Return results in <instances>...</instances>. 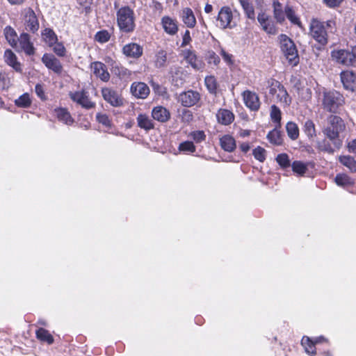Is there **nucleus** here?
Instances as JSON below:
<instances>
[{"label":"nucleus","mask_w":356,"mask_h":356,"mask_svg":"<svg viewBox=\"0 0 356 356\" xmlns=\"http://www.w3.org/2000/svg\"><path fill=\"white\" fill-rule=\"evenodd\" d=\"M337 31L336 22L333 19L321 22L312 19L309 25L312 38L321 47H325L331 35Z\"/></svg>","instance_id":"f257e3e1"},{"label":"nucleus","mask_w":356,"mask_h":356,"mask_svg":"<svg viewBox=\"0 0 356 356\" xmlns=\"http://www.w3.org/2000/svg\"><path fill=\"white\" fill-rule=\"evenodd\" d=\"M346 129L344 120L339 116L330 115L327 117V124L323 128L322 132L325 137L332 141L337 149H339L343 145V138L340 134Z\"/></svg>","instance_id":"f03ea898"},{"label":"nucleus","mask_w":356,"mask_h":356,"mask_svg":"<svg viewBox=\"0 0 356 356\" xmlns=\"http://www.w3.org/2000/svg\"><path fill=\"white\" fill-rule=\"evenodd\" d=\"M345 103L342 94L336 90H324L323 92L322 105L323 108L332 113H337L340 107Z\"/></svg>","instance_id":"7ed1b4c3"},{"label":"nucleus","mask_w":356,"mask_h":356,"mask_svg":"<svg viewBox=\"0 0 356 356\" xmlns=\"http://www.w3.org/2000/svg\"><path fill=\"white\" fill-rule=\"evenodd\" d=\"M117 22L120 31L131 33L135 29L134 12L129 6L120 8L117 12Z\"/></svg>","instance_id":"20e7f679"},{"label":"nucleus","mask_w":356,"mask_h":356,"mask_svg":"<svg viewBox=\"0 0 356 356\" xmlns=\"http://www.w3.org/2000/svg\"><path fill=\"white\" fill-rule=\"evenodd\" d=\"M279 38L280 48L283 54L291 65L293 66L297 65L299 63V56L295 43L284 34L280 35Z\"/></svg>","instance_id":"39448f33"},{"label":"nucleus","mask_w":356,"mask_h":356,"mask_svg":"<svg viewBox=\"0 0 356 356\" xmlns=\"http://www.w3.org/2000/svg\"><path fill=\"white\" fill-rule=\"evenodd\" d=\"M261 89L269 88V92L272 95H276V98L281 102L288 103L289 95L284 87L274 79H265L261 84Z\"/></svg>","instance_id":"423d86ee"},{"label":"nucleus","mask_w":356,"mask_h":356,"mask_svg":"<svg viewBox=\"0 0 356 356\" xmlns=\"http://www.w3.org/2000/svg\"><path fill=\"white\" fill-rule=\"evenodd\" d=\"M70 99L80 105L85 109H91L95 107V102L91 101L89 97L88 92L84 90H81L76 92H70L69 93Z\"/></svg>","instance_id":"0eeeda50"},{"label":"nucleus","mask_w":356,"mask_h":356,"mask_svg":"<svg viewBox=\"0 0 356 356\" xmlns=\"http://www.w3.org/2000/svg\"><path fill=\"white\" fill-rule=\"evenodd\" d=\"M23 22L26 31L33 33L38 31L39 22L32 8H26L23 10Z\"/></svg>","instance_id":"6e6552de"},{"label":"nucleus","mask_w":356,"mask_h":356,"mask_svg":"<svg viewBox=\"0 0 356 356\" xmlns=\"http://www.w3.org/2000/svg\"><path fill=\"white\" fill-rule=\"evenodd\" d=\"M232 18L233 14L230 8L228 6H223L218 12V15L216 18L217 26L222 29L232 28L235 26L234 24H232Z\"/></svg>","instance_id":"1a4fd4ad"},{"label":"nucleus","mask_w":356,"mask_h":356,"mask_svg":"<svg viewBox=\"0 0 356 356\" xmlns=\"http://www.w3.org/2000/svg\"><path fill=\"white\" fill-rule=\"evenodd\" d=\"M102 95L104 99L111 106L119 107L123 105V99L115 90L110 88H103Z\"/></svg>","instance_id":"9d476101"},{"label":"nucleus","mask_w":356,"mask_h":356,"mask_svg":"<svg viewBox=\"0 0 356 356\" xmlns=\"http://www.w3.org/2000/svg\"><path fill=\"white\" fill-rule=\"evenodd\" d=\"M340 78L343 88L351 92H356V72L350 70L343 71Z\"/></svg>","instance_id":"9b49d317"},{"label":"nucleus","mask_w":356,"mask_h":356,"mask_svg":"<svg viewBox=\"0 0 356 356\" xmlns=\"http://www.w3.org/2000/svg\"><path fill=\"white\" fill-rule=\"evenodd\" d=\"M200 99V95L194 90H188L181 92L179 96V101L185 107H191L196 104Z\"/></svg>","instance_id":"f8f14e48"},{"label":"nucleus","mask_w":356,"mask_h":356,"mask_svg":"<svg viewBox=\"0 0 356 356\" xmlns=\"http://www.w3.org/2000/svg\"><path fill=\"white\" fill-rule=\"evenodd\" d=\"M332 56L337 63L346 66L353 65L355 60V55L345 49L332 51Z\"/></svg>","instance_id":"ddd939ff"},{"label":"nucleus","mask_w":356,"mask_h":356,"mask_svg":"<svg viewBox=\"0 0 356 356\" xmlns=\"http://www.w3.org/2000/svg\"><path fill=\"white\" fill-rule=\"evenodd\" d=\"M243 97L245 106L252 111H257L259 109L261 102L257 93L245 90L243 92Z\"/></svg>","instance_id":"4468645a"},{"label":"nucleus","mask_w":356,"mask_h":356,"mask_svg":"<svg viewBox=\"0 0 356 356\" xmlns=\"http://www.w3.org/2000/svg\"><path fill=\"white\" fill-rule=\"evenodd\" d=\"M42 62L49 70L56 74H60L63 70V66L60 60L54 55L44 54L42 58Z\"/></svg>","instance_id":"2eb2a0df"},{"label":"nucleus","mask_w":356,"mask_h":356,"mask_svg":"<svg viewBox=\"0 0 356 356\" xmlns=\"http://www.w3.org/2000/svg\"><path fill=\"white\" fill-rule=\"evenodd\" d=\"M19 47L29 56L35 54L33 44L31 42V36L27 33H22L17 40Z\"/></svg>","instance_id":"dca6fc26"},{"label":"nucleus","mask_w":356,"mask_h":356,"mask_svg":"<svg viewBox=\"0 0 356 356\" xmlns=\"http://www.w3.org/2000/svg\"><path fill=\"white\" fill-rule=\"evenodd\" d=\"M91 69L94 74L102 81L107 82L110 79V74L107 70L105 64L102 62L95 61L91 63Z\"/></svg>","instance_id":"f3484780"},{"label":"nucleus","mask_w":356,"mask_h":356,"mask_svg":"<svg viewBox=\"0 0 356 356\" xmlns=\"http://www.w3.org/2000/svg\"><path fill=\"white\" fill-rule=\"evenodd\" d=\"M131 94L138 99H145L149 94V88L143 82H134L131 86Z\"/></svg>","instance_id":"a211bd4d"},{"label":"nucleus","mask_w":356,"mask_h":356,"mask_svg":"<svg viewBox=\"0 0 356 356\" xmlns=\"http://www.w3.org/2000/svg\"><path fill=\"white\" fill-rule=\"evenodd\" d=\"M184 55L186 62L195 70H200L204 68V63L201 59L197 58L193 51L186 50Z\"/></svg>","instance_id":"6ab92c4d"},{"label":"nucleus","mask_w":356,"mask_h":356,"mask_svg":"<svg viewBox=\"0 0 356 356\" xmlns=\"http://www.w3.org/2000/svg\"><path fill=\"white\" fill-rule=\"evenodd\" d=\"M161 24L165 32L170 35H175L178 31L177 21L169 16L162 17Z\"/></svg>","instance_id":"aec40b11"},{"label":"nucleus","mask_w":356,"mask_h":356,"mask_svg":"<svg viewBox=\"0 0 356 356\" xmlns=\"http://www.w3.org/2000/svg\"><path fill=\"white\" fill-rule=\"evenodd\" d=\"M122 52L127 57L138 58L143 54V47L136 43H129L124 46Z\"/></svg>","instance_id":"412c9836"},{"label":"nucleus","mask_w":356,"mask_h":356,"mask_svg":"<svg viewBox=\"0 0 356 356\" xmlns=\"http://www.w3.org/2000/svg\"><path fill=\"white\" fill-rule=\"evenodd\" d=\"M316 148L318 152H325L328 154H334L337 149L332 145V141L326 137L316 141Z\"/></svg>","instance_id":"4be33fe9"},{"label":"nucleus","mask_w":356,"mask_h":356,"mask_svg":"<svg viewBox=\"0 0 356 356\" xmlns=\"http://www.w3.org/2000/svg\"><path fill=\"white\" fill-rule=\"evenodd\" d=\"M152 116L154 120L160 122H165L170 119V113L167 108L159 106L153 108L152 111Z\"/></svg>","instance_id":"5701e85b"},{"label":"nucleus","mask_w":356,"mask_h":356,"mask_svg":"<svg viewBox=\"0 0 356 356\" xmlns=\"http://www.w3.org/2000/svg\"><path fill=\"white\" fill-rule=\"evenodd\" d=\"M181 18L187 27H195L196 19L193 10L190 8H185L181 10Z\"/></svg>","instance_id":"b1692460"},{"label":"nucleus","mask_w":356,"mask_h":356,"mask_svg":"<svg viewBox=\"0 0 356 356\" xmlns=\"http://www.w3.org/2000/svg\"><path fill=\"white\" fill-rule=\"evenodd\" d=\"M216 118L219 123L228 125L234 121V115L227 109H220L216 114Z\"/></svg>","instance_id":"393cba45"},{"label":"nucleus","mask_w":356,"mask_h":356,"mask_svg":"<svg viewBox=\"0 0 356 356\" xmlns=\"http://www.w3.org/2000/svg\"><path fill=\"white\" fill-rule=\"evenodd\" d=\"M54 113L58 120L67 125H70L74 122L70 112L64 108H58L54 110Z\"/></svg>","instance_id":"a878e982"},{"label":"nucleus","mask_w":356,"mask_h":356,"mask_svg":"<svg viewBox=\"0 0 356 356\" xmlns=\"http://www.w3.org/2000/svg\"><path fill=\"white\" fill-rule=\"evenodd\" d=\"M3 34L9 44L13 48H17L18 37L16 31L10 26H7L3 30Z\"/></svg>","instance_id":"bb28decb"},{"label":"nucleus","mask_w":356,"mask_h":356,"mask_svg":"<svg viewBox=\"0 0 356 356\" xmlns=\"http://www.w3.org/2000/svg\"><path fill=\"white\" fill-rule=\"evenodd\" d=\"M221 147L227 152H232L236 148L235 140L229 135H225L220 139Z\"/></svg>","instance_id":"cd10ccee"},{"label":"nucleus","mask_w":356,"mask_h":356,"mask_svg":"<svg viewBox=\"0 0 356 356\" xmlns=\"http://www.w3.org/2000/svg\"><path fill=\"white\" fill-rule=\"evenodd\" d=\"M4 59L6 63L13 67L16 71H20L21 67L17 62L16 55L10 49H7L4 53Z\"/></svg>","instance_id":"c85d7f7f"},{"label":"nucleus","mask_w":356,"mask_h":356,"mask_svg":"<svg viewBox=\"0 0 356 356\" xmlns=\"http://www.w3.org/2000/svg\"><path fill=\"white\" fill-rule=\"evenodd\" d=\"M138 126L146 131L154 129V123L149 117L145 114H139L137 117Z\"/></svg>","instance_id":"c756f323"},{"label":"nucleus","mask_w":356,"mask_h":356,"mask_svg":"<svg viewBox=\"0 0 356 356\" xmlns=\"http://www.w3.org/2000/svg\"><path fill=\"white\" fill-rule=\"evenodd\" d=\"M44 42L49 46L52 47L56 43L58 38L55 32L49 28L45 29L42 33Z\"/></svg>","instance_id":"7c9ffc66"},{"label":"nucleus","mask_w":356,"mask_h":356,"mask_svg":"<svg viewBox=\"0 0 356 356\" xmlns=\"http://www.w3.org/2000/svg\"><path fill=\"white\" fill-rule=\"evenodd\" d=\"M36 337L43 342L51 344L54 342V338L49 332L44 328H39L35 332Z\"/></svg>","instance_id":"2f4dec72"},{"label":"nucleus","mask_w":356,"mask_h":356,"mask_svg":"<svg viewBox=\"0 0 356 356\" xmlns=\"http://www.w3.org/2000/svg\"><path fill=\"white\" fill-rule=\"evenodd\" d=\"M339 162L347 167L352 172H356V161L350 156H340Z\"/></svg>","instance_id":"473e14b6"},{"label":"nucleus","mask_w":356,"mask_h":356,"mask_svg":"<svg viewBox=\"0 0 356 356\" xmlns=\"http://www.w3.org/2000/svg\"><path fill=\"white\" fill-rule=\"evenodd\" d=\"M278 129H280L278 127H275V129L267 135L269 141L276 145H280L282 143V135Z\"/></svg>","instance_id":"72a5a7b5"},{"label":"nucleus","mask_w":356,"mask_h":356,"mask_svg":"<svg viewBox=\"0 0 356 356\" xmlns=\"http://www.w3.org/2000/svg\"><path fill=\"white\" fill-rule=\"evenodd\" d=\"M286 130L288 136L293 140H296L299 136V128L293 122H288L286 125Z\"/></svg>","instance_id":"f704fd0d"},{"label":"nucleus","mask_w":356,"mask_h":356,"mask_svg":"<svg viewBox=\"0 0 356 356\" xmlns=\"http://www.w3.org/2000/svg\"><path fill=\"white\" fill-rule=\"evenodd\" d=\"M204 83L207 90L211 94H216L218 84L214 76H206Z\"/></svg>","instance_id":"c9c22d12"},{"label":"nucleus","mask_w":356,"mask_h":356,"mask_svg":"<svg viewBox=\"0 0 356 356\" xmlns=\"http://www.w3.org/2000/svg\"><path fill=\"white\" fill-rule=\"evenodd\" d=\"M274 17L277 22L282 23L285 19V14L282 10V4L278 1L273 2Z\"/></svg>","instance_id":"e433bc0d"},{"label":"nucleus","mask_w":356,"mask_h":356,"mask_svg":"<svg viewBox=\"0 0 356 356\" xmlns=\"http://www.w3.org/2000/svg\"><path fill=\"white\" fill-rule=\"evenodd\" d=\"M246 16L250 19H254L255 13L252 5L249 0H238Z\"/></svg>","instance_id":"4c0bfd02"},{"label":"nucleus","mask_w":356,"mask_h":356,"mask_svg":"<svg viewBox=\"0 0 356 356\" xmlns=\"http://www.w3.org/2000/svg\"><path fill=\"white\" fill-rule=\"evenodd\" d=\"M335 182L340 186H352L354 184L353 179L345 174H338L335 177Z\"/></svg>","instance_id":"58836bf2"},{"label":"nucleus","mask_w":356,"mask_h":356,"mask_svg":"<svg viewBox=\"0 0 356 356\" xmlns=\"http://www.w3.org/2000/svg\"><path fill=\"white\" fill-rule=\"evenodd\" d=\"M281 111L280 109L275 105H272L270 107V118L271 120L277 123L275 127H281Z\"/></svg>","instance_id":"ea45409f"},{"label":"nucleus","mask_w":356,"mask_h":356,"mask_svg":"<svg viewBox=\"0 0 356 356\" xmlns=\"http://www.w3.org/2000/svg\"><path fill=\"white\" fill-rule=\"evenodd\" d=\"M304 131L306 135L309 138H314L316 136L315 124L312 120H307L304 124Z\"/></svg>","instance_id":"a19ab883"},{"label":"nucleus","mask_w":356,"mask_h":356,"mask_svg":"<svg viewBox=\"0 0 356 356\" xmlns=\"http://www.w3.org/2000/svg\"><path fill=\"white\" fill-rule=\"evenodd\" d=\"M167 53L163 50L159 51L156 54L155 65L156 67H163L166 65Z\"/></svg>","instance_id":"79ce46f5"},{"label":"nucleus","mask_w":356,"mask_h":356,"mask_svg":"<svg viewBox=\"0 0 356 356\" xmlns=\"http://www.w3.org/2000/svg\"><path fill=\"white\" fill-rule=\"evenodd\" d=\"M292 170L295 173L303 175L307 170V166L305 163L300 161H295L291 164Z\"/></svg>","instance_id":"37998d69"},{"label":"nucleus","mask_w":356,"mask_h":356,"mask_svg":"<svg viewBox=\"0 0 356 356\" xmlns=\"http://www.w3.org/2000/svg\"><path fill=\"white\" fill-rule=\"evenodd\" d=\"M15 102L17 106L22 108L29 107L31 103L29 95L27 93L21 95Z\"/></svg>","instance_id":"c03bdc74"},{"label":"nucleus","mask_w":356,"mask_h":356,"mask_svg":"<svg viewBox=\"0 0 356 356\" xmlns=\"http://www.w3.org/2000/svg\"><path fill=\"white\" fill-rule=\"evenodd\" d=\"M285 15L291 23L300 26L301 22L299 18L296 15L295 12L291 7L286 6L285 8Z\"/></svg>","instance_id":"a18cd8bd"},{"label":"nucleus","mask_w":356,"mask_h":356,"mask_svg":"<svg viewBox=\"0 0 356 356\" xmlns=\"http://www.w3.org/2000/svg\"><path fill=\"white\" fill-rule=\"evenodd\" d=\"M275 160L282 168H286L291 165L289 156L285 153L278 154Z\"/></svg>","instance_id":"49530a36"},{"label":"nucleus","mask_w":356,"mask_h":356,"mask_svg":"<svg viewBox=\"0 0 356 356\" xmlns=\"http://www.w3.org/2000/svg\"><path fill=\"white\" fill-rule=\"evenodd\" d=\"M252 154L254 157L260 162H264L266 159V150L260 146L253 149Z\"/></svg>","instance_id":"de8ad7c7"},{"label":"nucleus","mask_w":356,"mask_h":356,"mask_svg":"<svg viewBox=\"0 0 356 356\" xmlns=\"http://www.w3.org/2000/svg\"><path fill=\"white\" fill-rule=\"evenodd\" d=\"M301 343L303 346H305V350L308 353H315L313 350V348L314 347V342L312 341L309 337H303L301 340Z\"/></svg>","instance_id":"09e8293b"},{"label":"nucleus","mask_w":356,"mask_h":356,"mask_svg":"<svg viewBox=\"0 0 356 356\" xmlns=\"http://www.w3.org/2000/svg\"><path fill=\"white\" fill-rule=\"evenodd\" d=\"M110 34L107 31H98L95 35V40L101 43L106 42L110 39Z\"/></svg>","instance_id":"8fccbe9b"},{"label":"nucleus","mask_w":356,"mask_h":356,"mask_svg":"<svg viewBox=\"0 0 356 356\" xmlns=\"http://www.w3.org/2000/svg\"><path fill=\"white\" fill-rule=\"evenodd\" d=\"M179 150L184 152H194L195 151V147L193 142L185 141L179 145Z\"/></svg>","instance_id":"3c124183"},{"label":"nucleus","mask_w":356,"mask_h":356,"mask_svg":"<svg viewBox=\"0 0 356 356\" xmlns=\"http://www.w3.org/2000/svg\"><path fill=\"white\" fill-rule=\"evenodd\" d=\"M262 29L268 34L275 35L277 33V29L274 24L271 21H268L267 23L261 25Z\"/></svg>","instance_id":"603ef678"},{"label":"nucleus","mask_w":356,"mask_h":356,"mask_svg":"<svg viewBox=\"0 0 356 356\" xmlns=\"http://www.w3.org/2000/svg\"><path fill=\"white\" fill-rule=\"evenodd\" d=\"M54 52L58 56H64L65 55L66 49L62 43L57 42L54 45Z\"/></svg>","instance_id":"864d4df0"},{"label":"nucleus","mask_w":356,"mask_h":356,"mask_svg":"<svg viewBox=\"0 0 356 356\" xmlns=\"http://www.w3.org/2000/svg\"><path fill=\"white\" fill-rule=\"evenodd\" d=\"M207 60L209 64L218 65L220 60L219 56L214 51H209L208 53Z\"/></svg>","instance_id":"5fc2aeb1"},{"label":"nucleus","mask_w":356,"mask_h":356,"mask_svg":"<svg viewBox=\"0 0 356 356\" xmlns=\"http://www.w3.org/2000/svg\"><path fill=\"white\" fill-rule=\"evenodd\" d=\"M191 137L196 143H200L205 139L206 136L204 131H197L191 134Z\"/></svg>","instance_id":"6e6d98bb"},{"label":"nucleus","mask_w":356,"mask_h":356,"mask_svg":"<svg viewBox=\"0 0 356 356\" xmlns=\"http://www.w3.org/2000/svg\"><path fill=\"white\" fill-rule=\"evenodd\" d=\"M181 120L186 122H190L193 120V113L187 109H184L181 114Z\"/></svg>","instance_id":"4d7b16f0"},{"label":"nucleus","mask_w":356,"mask_h":356,"mask_svg":"<svg viewBox=\"0 0 356 356\" xmlns=\"http://www.w3.org/2000/svg\"><path fill=\"white\" fill-rule=\"evenodd\" d=\"M96 118H97V121L99 123H101L106 127L110 126V120H109L107 115L97 113Z\"/></svg>","instance_id":"13d9d810"},{"label":"nucleus","mask_w":356,"mask_h":356,"mask_svg":"<svg viewBox=\"0 0 356 356\" xmlns=\"http://www.w3.org/2000/svg\"><path fill=\"white\" fill-rule=\"evenodd\" d=\"M191 41V37L190 34V31L186 30L183 35L181 47H185L190 44Z\"/></svg>","instance_id":"bf43d9fd"},{"label":"nucleus","mask_w":356,"mask_h":356,"mask_svg":"<svg viewBox=\"0 0 356 356\" xmlns=\"http://www.w3.org/2000/svg\"><path fill=\"white\" fill-rule=\"evenodd\" d=\"M343 0H323V2L329 8H336L339 6Z\"/></svg>","instance_id":"052dcab7"},{"label":"nucleus","mask_w":356,"mask_h":356,"mask_svg":"<svg viewBox=\"0 0 356 356\" xmlns=\"http://www.w3.org/2000/svg\"><path fill=\"white\" fill-rule=\"evenodd\" d=\"M35 92L40 98H41V99L45 98V95H44V90H43V87L41 84H37L35 86Z\"/></svg>","instance_id":"680f3d73"},{"label":"nucleus","mask_w":356,"mask_h":356,"mask_svg":"<svg viewBox=\"0 0 356 356\" xmlns=\"http://www.w3.org/2000/svg\"><path fill=\"white\" fill-rule=\"evenodd\" d=\"M152 87L153 90H154V92L159 95H162L165 92L164 88L162 87L159 83L152 82Z\"/></svg>","instance_id":"e2e57ef3"},{"label":"nucleus","mask_w":356,"mask_h":356,"mask_svg":"<svg viewBox=\"0 0 356 356\" xmlns=\"http://www.w3.org/2000/svg\"><path fill=\"white\" fill-rule=\"evenodd\" d=\"M257 20L261 24V26L265 23H267L269 21L268 15L263 13H259L257 16Z\"/></svg>","instance_id":"0e129e2a"},{"label":"nucleus","mask_w":356,"mask_h":356,"mask_svg":"<svg viewBox=\"0 0 356 356\" xmlns=\"http://www.w3.org/2000/svg\"><path fill=\"white\" fill-rule=\"evenodd\" d=\"M221 55L226 63L229 64L232 63V55L229 54L223 49L221 50Z\"/></svg>","instance_id":"69168bd1"},{"label":"nucleus","mask_w":356,"mask_h":356,"mask_svg":"<svg viewBox=\"0 0 356 356\" xmlns=\"http://www.w3.org/2000/svg\"><path fill=\"white\" fill-rule=\"evenodd\" d=\"M240 149H241L242 152H243L244 153H247L250 149V147L248 143H242L241 145H240Z\"/></svg>","instance_id":"338daca9"},{"label":"nucleus","mask_w":356,"mask_h":356,"mask_svg":"<svg viewBox=\"0 0 356 356\" xmlns=\"http://www.w3.org/2000/svg\"><path fill=\"white\" fill-rule=\"evenodd\" d=\"M213 10V6L211 4L207 3L204 7V11L207 13H210Z\"/></svg>","instance_id":"774afa93"}]
</instances>
